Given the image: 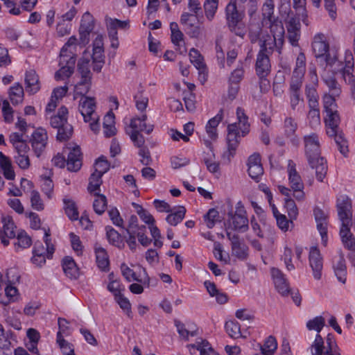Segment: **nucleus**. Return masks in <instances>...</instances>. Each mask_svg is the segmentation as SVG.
Masks as SVG:
<instances>
[{
	"label": "nucleus",
	"instance_id": "obj_26",
	"mask_svg": "<svg viewBox=\"0 0 355 355\" xmlns=\"http://www.w3.org/2000/svg\"><path fill=\"white\" fill-rule=\"evenodd\" d=\"M193 14L183 12L181 15L180 23L185 26L187 34L192 38H198L200 33V27L193 24Z\"/></svg>",
	"mask_w": 355,
	"mask_h": 355
},
{
	"label": "nucleus",
	"instance_id": "obj_21",
	"mask_svg": "<svg viewBox=\"0 0 355 355\" xmlns=\"http://www.w3.org/2000/svg\"><path fill=\"white\" fill-rule=\"evenodd\" d=\"M271 275L277 291L282 295H288L290 292V288L284 273L277 268H272Z\"/></svg>",
	"mask_w": 355,
	"mask_h": 355
},
{
	"label": "nucleus",
	"instance_id": "obj_3",
	"mask_svg": "<svg viewBox=\"0 0 355 355\" xmlns=\"http://www.w3.org/2000/svg\"><path fill=\"white\" fill-rule=\"evenodd\" d=\"M96 108V105L94 98L81 96L78 106L79 112L83 116L84 121L89 123L90 129L94 133H98L100 130L99 116L95 112Z\"/></svg>",
	"mask_w": 355,
	"mask_h": 355
},
{
	"label": "nucleus",
	"instance_id": "obj_45",
	"mask_svg": "<svg viewBox=\"0 0 355 355\" xmlns=\"http://www.w3.org/2000/svg\"><path fill=\"white\" fill-rule=\"evenodd\" d=\"M319 105H309V111L307 114V119L309 125L311 128H315L320 124V110L318 108Z\"/></svg>",
	"mask_w": 355,
	"mask_h": 355
},
{
	"label": "nucleus",
	"instance_id": "obj_54",
	"mask_svg": "<svg viewBox=\"0 0 355 355\" xmlns=\"http://www.w3.org/2000/svg\"><path fill=\"white\" fill-rule=\"evenodd\" d=\"M73 132L72 125L67 121L62 126L58 129L57 139L62 141L70 138Z\"/></svg>",
	"mask_w": 355,
	"mask_h": 355
},
{
	"label": "nucleus",
	"instance_id": "obj_50",
	"mask_svg": "<svg viewBox=\"0 0 355 355\" xmlns=\"http://www.w3.org/2000/svg\"><path fill=\"white\" fill-rule=\"evenodd\" d=\"M207 227L211 229L216 223L220 222L219 212L216 209H210L204 216Z\"/></svg>",
	"mask_w": 355,
	"mask_h": 355
},
{
	"label": "nucleus",
	"instance_id": "obj_9",
	"mask_svg": "<svg viewBox=\"0 0 355 355\" xmlns=\"http://www.w3.org/2000/svg\"><path fill=\"white\" fill-rule=\"evenodd\" d=\"M65 49H64L60 53L59 66L60 69L55 73V79L56 80L68 78L74 71L76 57L71 54L65 55Z\"/></svg>",
	"mask_w": 355,
	"mask_h": 355
},
{
	"label": "nucleus",
	"instance_id": "obj_40",
	"mask_svg": "<svg viewBox=\"0 0 355 355\" xmlns=\"http://www.w3.org/2000/svg\"><path fill=\"white\" fill-rule=\"evenodd\" d=\"M106 236L110 244L119 248H123L124 243L121 235L111 226L105 227Z\"/></svg>",
	"mask_w": 355,
	"mask_h": 355
},
{
	"label": "nucleus",
	"instance_id": "obj_51",
	"mask_svg": "<svg viewBox=\"0 0 355 355\" xmlns=\"http://www.w3.org/2000/svg\"><path fill=\"white\" fill-rule=\"evenodd\" d=\"M189 58L191 62L197 69H203V67H207L202 55L197 49L192 48L190 50Z\"/></svg>",
	"mask_w": 355,
	"mask_h": 355
},
{
	"label": "nucleus",
	"instance_id": "obj_39",
	"mask_svg": "<svg viewBox=\"0 0 355 355\" xmlns=\"http://www.w3.org/2000/svg\"><path fill=\"white\" fill-rule=\"evenodd\" d=\"M68 110L65 106H61L58 114L51 118L50 123L53 128L58 129L67 121Z\"/></svg>",
	"mask_w": 355,
	"mask_h": 355
},
{
	"label": "nucleus",
	"instance_id": "obj_8",
	"mask_svg": "<svg viewBox=\"0 0 355 355\" xmlns=\"http://www.w3.org/2000/svg\"><path fill=\"white\" fill-rule=\"evenodd\" d=\"M227 216L228 221L233 230L245 232L248 230V219L246 216V211L241 201L236 204L234 213L231 210L228 212Z\"/></svg>",
	"mask_w": 355,
	"mask_h": 355
},
{
	"label": "nucleus",
	"instance_id": "obj_29",
	"mask_svg": "<svg viewBox=\"0 0 355 355\" xmlns=\"http://www.w3.org/2000/svg\"><path fill=\"white\" fill-rule=\"evenodd\" d=\"M237 126L241 130V136L245 137L250 132V124L248 121V116L245 114L244 109L242 107H237L236 112Z\"/></svg>",
	"mask_w": 355,
	"mask_h": 355
},
{
	"label": "nucleus",
	"instance_id": "obj_55",
	"mask_svg": "<svg viewBox=\"0 0 355 355\" xmlns=\"http://www.w3.org/2000/svg\"><path fill=\"white\" fill-rule=\"evenodd\" d=\"M110 163L104 156H101L95 162V171L100 176H103L110 169Z\"/></svg>",
	"mask_w": 355,
	"mask_h": 355
},
{
	"label": "nucleus",
	"instance_id": "obj_64",
	"mask_svg": "<svg viewBox=\"0 0 355 355\" xmlns=\"http://www.w3.org/2000/svg\"><path fill=\"white\" fill-rule=\"evenodd\" d=\"M116 302L123 311L127 314L129 318H132L131 304L128 298L125 297L123 295H121L114 297Z\"/></svg>",
	"mask_w": 355,
	"mask_h": 355
},
{
	"label": "nucleus",
	"instance_id": "obj_52",
	"mask_svg": "<svg viewBox=\"0 0 355 355\" xmlns=\"http://www.w3.org/2000/svg\"><path fill=\"white\" fill-rule=\"evenodd\" d=\"M324 324H325L324 318L322 316L320 315V316H316L311 320H309L306 322V328L309 331L315 330L319 334V333L321 331V330L324 327Z\"/></svg>",
	"mask_w": 355,
	"mask_h": 355
},
{
	"label": "nucleus",
	"instance_id": "obj_1",
	"mask_svg": "<svg viewBox=\"0 0 355 355\" xmlns=\"http://www.w3.org/2000/svg\"><path fill=\"white\" fill-rule=\"evenodd\" d=\"M304 150L306 159L310 166L315 170L316 178L322 182L327 172V162L320 156V142L318 135L311 133L305 135L303 138Z\"/></svg>",
	"mask_w": 355,
	"mask_h": 355
},
{
	"label": "nucleus",
	"instance_id": "obj_37",
	"mask_svg": "<svg viewBox=\"0 0 355 355\" xmlns=\"http://www.w3.org/2000/svg\"><path fill=\"white\" fill-rule=\"evenodd\" d=\"M24 95V92L23 87L19 83H15L9 89V98L14 105L22 103Z\"/></svg>",
	"mask_w": 355,
	"mask_h": 355
},
{
	"label": "nucleus",
	"instance_id": "obj_12",
	"mask_svg": "<svg viewBox=\"0 0 355 355\" xmlns=\"http://www.w3.org/2000/svg\"><path fill=\"white\" fill-rule=\"evenodd\" d=\"M47 132L45 129L39 128L32 134L31 139L33 150L37 157H40L47 144Z\"/></svg>",
	"mask_w": 355,
	"mask_h": 355
},
{
	"label": "nucleus",
	"instance_id": "obj_49",
	"mask_svg": "<svg viewBox=\"0 0 355 355\" xmlns=\"http://www.w3.org/2000/svg\"><path fill=\"white\" fill-rule=\"evenodd\" d=\"M64 204L65 213L71 220H76L78 218V211L75 202L70 199L64 198L63 200Z\"/></svg>",
	"mask_w": 355,
	"mask_h": 355
},
{
	"label": "nucleus",
	"instance_id": "obj_32",
	"mask_svg": "<svg viewBox=\"0 0 355 355\" xmlns=\"http://www.w3.org/2000/svg\"><path fill=\"white\" fill-rule=\"evenodd\" d=\"M62 269L65 275L70 279H77L79 275L78 268L71 257H66L63 259Z\"/></svg>",
	"mask_w": 355,
	"mask_h": 355
},
{
	"label": "nucleus",
	"instance_id": "obj_38",
	"mask_svg": "<svg viewBox=\"0 0 355 355\" xmlns=\"http://www.w3.org/2000/svg\"><path fill=\"white\" fill-rule=\"evenodd\" d=\"M189 347L200 351V355H217L209 342L202 338H198L194 344L189 345Z\"/></svg>",
	"mask_w": 355,
	"mask_h": 355
},
{
	"label": "nucleus",
	"instance_id": "obj_15",
	"mask_svg": "<svg viewBox=\"0 0 355 355\" xmlns=\"http://www.w3.org/2000/svg\"><path fill=\"white\" fill-rule=\"evenodd\" d=\"M344 67L342 69V74L345 81L352 85V92L355 89V76L354 71V61L352 52L349 50L345 51L344 58Z\"/></svg>",
	"mask_w": 355,
	"mask_h": 355
},
{
	"label": "nucleus",
	"instance_id": "obj_10",
	"mask_svg": "<svg viewBox=\"0 0 355 355\" xmlns=\"http://www.w3.org/2000/svg\"><path fill=\"white\" fill-rule=\"evenodd\" d=\"M340 236L344 248L349 250L347 258L353 266H355V237L351 232L349 225H342Z\"/></svg>",
	"mask_w": 355,
	"mask_h": 355
},
{
	"label": "nucleus",
	"instance_id": "obj_27",
	"mask_svg": "<svg viewBox=\"0 0 355 355\" xmlns=\"http://www.w3.org/2000/svg\"><path fill=\"white\" fill-rule=\"evenodd\" d=\"M147 119L146 114H142L140 117H134L130 121V128L131 129L129 132H145L147 134H150L153 130V125L146 123Z\"/></svg>",
	"mask_w": 355,
	"mask_h": 355
},
{
	"label": "nucleus",
	"instance_id": "obj_18",
	"mask_svg": "<svg viewBox=\"0 0 355 355\" xmlns=\"http://www.w3.org/2000/svg\"><path fill=\"white\" fill-rule=\"evenodd\" d=\"M309 265L313 270V277L320 279L322 277L323 261L320 252L317 247H311L309 252Z\"/></svg>",
	"mask_w": 355,
	"mask_h": 355
},
{
	"label": "nucleus",
	"instance_id": "obj_33",
	"mask_svg": "<svg viewBox=\"0 0 355 355\" xmlns=\"http://www.w3.org/2000/svg\"><path fill=\"white\" fill-rule=\"evenodd\" d=\"M333 268L337 279L342 283H345L347 276V267L344 255L340 254L338 259L334 263Z\"/></svg>",
	"mask_w": 355,
	"mask_h": 355
},
{
	"label": "nucleus",
	"instance_id": "obj_31",
	"mask_svg": "<svg viewBox=\"0 0 355 355\" xmlns=\"http://www.w3.org/2000/svg\"><path fill=\"white\" fill-rule=\"evenodd\" d=\"M78 72L80 74L82 83H91L92 73L90 71L89 60L86 58L79 60L78 64Z\"/></svg>",
	"mask_w": 355,
	"mask_h": 355
},
{
	"label": "nucleus",
	"instance_id": "obj_44",
	"mask_svg": "<svg viewBox=\"0 0 355 355\" xmlns=\"http://www.w3.org/2000/svg\"><path fill=\"white\" fill-rule=\"evenodd\" d=\"M95 199L93 202L94 211L98 214H103L107 207V198L105 196L99 193H94Z\"/></svg>",
	"mask_w": 355,
	"mask_h": 355
},
{
	"label": "nucleus",
	"instance_id": "obj_20",
	"mask_svg": "<svg viewBox=\"0 0 355 355\" xmlns=\"http://www.w3.org/2000/svg\"><path fill=\"white\" fill-rule=\"evenodd\" d=\"M225 15L229 27H234L238 25L243 17V13L238 10L234 0H232L225 8Z\"/></svg>",
	"mask_w": 355,
	"mask_h": 355
},
{
	"label": "nucleus",
	"instance_id": "obj_48",
	"mask_svg": "<svg viewBox=\"0 0 355 355\" xmlns=\"http://www.w3.org/2000/svg\"><path fill=\"white\" fill-rule=\"evenodd\" d=\"M274 1L273 0H266L262 7V15L263 23L267 24L268 21H272V19H275V17L273 16L274 13Z\"/></svg>",
	"mask_w": 355,
	"mask_h": 355
},
{
	"label": "nucleus",
	"instance_id": "obj_6",
	"mask_svg": "<svg viewBox=\"0 0 355 355\" xmlns=\"http://www.w3.org/2000/svg\"><path fill=\"white\" fill-rule=\"evenodd\" d=\"M326 343L327 346L325 347L323 338L320 334H317L311 347L312 355H340L333 334H329L327 335Z\"/></svg>",
	"mask_w": 355,
	"mask_h": 355
},
{
	"label": "nucleus",
	"instance_id": "obj_34",
	"mask_svg": "<svg viewBox=\"0 0 355 355\" xmlns=\"http://www.w3.org/2000/svg\"><path fill=\"white\" fill-rule=\"evenodd\" d=\"M0 168L3 171L5 178L10 180L15 179V173L12 168L11 162L10 159L1 152H0Z\"/></svg>",
	"mask_w": 355,
	"mask_h": 355
},
{
	"label": "nucleus",
	"instance_id": "obj_14",
	"mask_svg": "<svg viewBox=\"0 0 355 355\" xmlns=\"http://www.w3.org/2000/svg\"><path fill=\"white\" fill-rule=\"evenodd\" d=\"M241 130H239L237 123H233L227 125V143L228 151L230 155L233 156L241 141Z\"/></svg>",
	"mask_w": 355,
	"mask_h": 355
},
{
	"label": "nucleus",
	"instance_id": "obj_28",
	"mask_svg": "<svg viewBox=\"0 0 355 355\" xmlns=\"http://www.w3.org/2000/svg\"><path fill=\"white\" fill-rule=\"evenodd\" d=\"M25 84L26 90L30 94H35L40 90L39 77L35 71L30 70L26 71L25 75Z\"/></svg>",
	"mask_w": 355,
	"mask_h": 355
},
{
	"label": "nucleus",
	"instance_id": "obj_58",
	"mask_svg": "<svg viewBox=\"0 0 355 355\" xmlns=\"http://www.w3.org/2000/svg\"><path fill=\"white\" fill-rule=\"evenodd\" d=\"M137 209V212L140 218L146 224L150 225L155 224V219L153 216L141 205L136 203L132 204Z\"/></svg>",
	"mask_w": 355,
	"mask_h": 355
},
{
	"label": "nucleus",
	"instance_id": "obj_36",
	"mask_svg": "<svg viewBox=\"0 0 355 355\" xmlns=\"http://www.w3.org/2000/svg\"><path fill=\"white\" fill-rule=\"evenodd\" d=\"M204 285L210 296L216 297V300L218 303L223 304L227 302V295L224 293H220L219 290L217 289L216 286L214 282L210 281H205L204 282Z\"/></svg>",
	"mask_w": 355,
	"mask_h": 355
},
{
	"label": "nucleus",
	"instance_id": "obj_56",
	"mask_svg": "<svg viewBox=\"0 0 355 355\" xmlns=\"http://www.w3.org/2000/svg\"><path fill=\"white\" fill-rule=\"evenodd\" d=\"M101 176L97 175V173H93L90 178L87 190L90 193H98L97 191L100 190V186L102 184Z\"/></svg>",
	"mask_w": 355,
	"mask_h": 355
},
{
	"label": "nucleus",
	"instance_id": "obj_4",
	"mask_svg": "<svg viewBox=\"0 0 355 355\" xmlns=\"http://www.w3.org/2000/svg\"><path fill=\"white\" fill-rule=\"evenodd\" d=\"M272 35L264 34L261 43L270 44L271 47L275 48L279 54L282 53V48L284 44V28L281 21L272 19L268 21Z\"/></svg>",
	"mask_w": 355,
	"mask_h": 355
},
{
	"label": "nucleus",
	"instance_id": "obj_19",
	"mask_svg": "<svg viewBox=\"0 0 355 355\" xmlns=\"http://www.w3.org/2000/svg\"><path fill=\"white\" fill-rule=\"evenodd\" d=\"M44 243L46 244V247L44 246L41 241H36L34 244L33 253L44 254L46 256L47 259H51L53 254L54 253L55 248L53 245L51 243L49 230H45Z\"/></svg>",
	"mask_w": 355,
	"mask_h": 355
},
{
	"label": "nucleus",
	"instance_id": "obj_5",
	"mask_svg": "<svg viewBox=\"0 0 355 355\" xmlns=\"http://www.w3.org/2000/svg\"><path fill=\"white\" fill-rule=\"evenodd\" d=\"M275 51V48L271 47L270 44L261 43L256 59L255 71L257 75L261 80H266L265 78L270 73L271 71V64L270 56Z\"/></svg>",
	"mask_w": 355,
	"mask_h": 355
},
{
	"label": "nucleus",
	"instance_id": "obj_23",
	"mask_svg": "<svg viewBox=\"0 0 355 355\" xmlns=\"http://www.w3.org/2000/svg\"><path fill=\"white\" fill-rule=\"evenodd\" d=\"M312 49L316 58L322 57L328 53L329 44L324 34L318 33L314 36L312 42Z\"/></svg>",
	"mask_w": 355,
	"mask_h": 355
},
{
	"label": "nucleus",
	"instance_id": "obj_60",
	"mask_svg": "<svg viewBox=\"0 0 355 355\" xmlns=\"http://www.w3.org/2000/svg\"><path fill=\"white\" fill-rule=\"evenodd\" d=\"M304 76V75L303 74L300 75V73L298 74L293 72L290 83L289 92H301Z\"/></svg>",
	"mask_w": 355,
	"mask_h": 355
},
{
	"label": "nucleus",
	"instance_id": "obj_42",
	"mask_svg": "<svg viewBox=\"0 0 355 355\" xmlns=\"http://www.w3.org/2000/svg\"><path fill=\"white\" fill-rule=\"evenodd\" d=\"M96 254L98 267L101 270H108L110 262L105 250L102 248H96Z\"/></svg>",
	"mask_w": 355,
	"mask_h": 355
},
{
	"label": "nucleus",
	"instance_id": "obj_16",
	"mask_svg": "<svg viewBox=\"0 0 355 355\" xmlns=\"http://www.w3.org/2000/svg\"><path fill=\"white\" fill-rule=\"evenodd\" d=\"M338 214L342 225H349L352 217V204L347 196H342L337 202Z\"/></svg>",
	"mask_w": 355,
	"mask_h": 355
},
{
	"label": "nucleus",
	"instance_id": "obj_59",
	"mask_svg": "<svg viewBox=\"0 0 355 355\" xmlns=\"http://www.w3.org/2000/svg\"><path fill=\"white\" fill-rule=\"evenodd\" d=\"M225 327L231 338H237L241 336L240 325L238 322L228 321L225 323Z\"/></svg>",
	"mask_w": 355,
	"mask_h": 355
},
{
	"label": "nucleus",
	"instance_id": "obj_25",
	"mask_svg": "<svg viewBox=\"0 0 355 355\" xmlns=\"http://www.w3.org/2000/svg\"><path fill=\"white\" fill-rule=\"evenodd\" d=\"M82 166V154L80 147L73 148L68 154L67 167L69 171L76 172Z\"/></svg>",
	"mask_w": 355,
	"mask_h": 355
},
{
	"label": "nucleus",
	"instance_id": "obj_17",
	"mask_svg": "<svg viewBox=\"0 0 355 355\" xmlns=\"http://www.w3.org/2000/svg\"><path fill=\"white\" fill-rule=\"evenodd\" d=\"M297 128L298 124L293 117L286 116L284 119L283 124L284 135L294 146H298L300 141V137L296 134Z\"/></svg>",
	"mask_w": 355,
	"mask_h": 355
},
{
	"label": "nucleus",
	"instance_id": "obj_2",
	"mask_svg": "<svg viewBox=\"0 0 355 355\" xmlns=\"http://www.w3.org/2000/svg\"><path fill=\"white\" fill-rule=\"evenodd\" d=\"M326 132L329 137H334L340 152L345 155L348 151L347 141L339 128L340 117L337 110L326 112L324 117Z\"/></svg>",
	"mask_w": 355,
	"mask_h": 355
},
{
	"label": "nucleus",
	"instance_id": "obj_11",
	"mask_svg": "<svg viewBox=\"0 0 355 355\" xmlns=\"http://www.w3.org/2000/svg\"><path fill=\"white\" fill-rule=\"evenodd\" d=\"M93 71L96 73L101 71L105 64V55L102 37L98 36L94 42L92 53Z\"/></svg>",
	"mask_w": 355,
	"mask_h": 355
},
{
	"label": "nucleus",
	"instance_id": "obj_61",
	"mask_svg": "<svg viewBox=\"0 0 355 355\" xmlns=\"http://www.w3.org/2000/svg\"><path fill=\"white\" fill-rule=\"evenodd\" d=\"M306 71V56L303 52H300L296 59L295 67L293 73L304 75Z\"/></svg>",
	"mask_w": 355,
	"mask_h": 355
},
{
	"label": "nucleus",
	"instance_id": "obj_13",
	"mask_svg": "<svg viewBox=\"0 0 355 355\" xmlns=\"http://www.w3.org/2000/svg\"><path fill=\"white\" fill-rule=\"evenodd\" d=\"M94 28V17L89 12H85L82 17L79 28L80 40L82 44H86L89 42V35L93 31Z\"/></svg>",
	"mask_w": 355,
	"mask_h": 355
},
{
	"label": "nucleus",
	"instance_id": "obj_62",
	"mask_svg": "<svg viewBox=\"0 0 355 355\" xmlns=\"http://www.w3.org/2000/svg\"><path fill=\"white\" fill-rule=\"evenodd\" d=\"M31 202L32 208L37 211H42L44 208L43 200L37 191L33 190L31 191Z\"/></svg>",
	"mask_w": 355,
	"mask_h": 355
},
{
	"label": "nucleus",
	"instance_id": "obj_53",
	"mask_svg": "<svg viewBox=\"0 0 355 355\" xmlns=\"http://www.w3.org/2000/svg\"><path fill=\"white\" fill-rule=\"evenodd\" d=\"M284 207L287 210L291 220H295L298 216V209L291 198H284Z\"/></svg>",
	"mask_w": 355,
	"mask_h": 355
},
{
	"label": "nucleus",
	"instance_id": "obj_43",
	"mask_svg": "<svg viewBox=\"0 0 355 355\" xmlns=\"http://www.w3.org/2000/svg\"><path fill=\"white\" fill-rule=\"evenodd\" d=\"M186 214V209L184 207H179L178 210L169 214L166 218V222L173 226H176L181 223L184 218Z\"/></svg>",
	"mask_w": 355,
	"mask_h": 355
},
{
	"label": "nucleus",
	"instance_id": "obj_57",
	"mask_svg": "<svg viewBox=\"0 0 355 355\" xmlns=\"http://www.w3.org/2000/svg\"><path fill=\"white\" fill-rule=\"evenodd\" d=\"M218 8V1H205L204 3L205 13L209 21H212Z\"/></svg>",
	"mask_w": 355,
	"mask_h": 355
},
{
	"label": "nucleus",
	"instance_id": "obj_7",
	"mask_svg": "<svg viewBox=\"0 0 355 355\" xmlns=\"http://www.w3.org/2000/svg\"><path fill=\"white\" fill-rule=\"evenodd\" d=\"M287 172L288 175L289 184L293 191V197L297 200H303L305 196L304 183L302 178L296 170L295 162L289 159L288 162Z\"/></svg>",
	"mask_w": 355,
	"mask_h": 355
},
{
	"label": "nucleus",
	"instance_id": "obj_63",
	"mask_svg": "<svg viewBox=\"0 0 355 355\" xmlns=\"http://www.w3.org/2000/svg\"><path fill=\"white\" fill-rule=\"evenodd\" d=\"M17 242L15 243V248H26L31 245V239L24 231L18 233L17 236Z\"/></svg>",
	"mask_w": 355,
	"mask_h": 355
},
{
	"label": "nucleus",
	"instance_id": "obj_35",
	"mask_svg": "<svg viewBox=\"0 0 355 355\" xmlns=\"http://www.w3.org/2000/svg\"><path fill=\"white\" fill-rule=\"evenodd\" d=\"M1 221L3 223V230L1 231V233H2L5 238L8 240L14 239L16 236V226L15 225L12 218L9 216H3Z\"/></svg>",
	"mask_w": 355,
	"mask_h": 355
},
{
	"label": "nucleus",
	"instance_id": "obj_47",
	"mask_svg": "<svg viewBox=\"0 0 355 355\" xmlns=\"http://www.w3.org/2000/svg\"><path fill=\"white\" fill-rule=\"evenodd\" d=\"M322 79L329 88V94L339 96L341 93V88L336 78L332 76H327L323 77Z\"/></svg>",
	"mask_w": 355,
	"mask_h": 355
},
{
	"label": "nucleus",
	"instance_id": "obj_22",
	"mask_svg": "<svg viewBox=\"0 0 355 355\" xmlns=\"http://www.w3.org/2000/svg\"><path fill=\"white\" fill-rule=\"evenodd\" d=\"M300 20L297 18L291 17L287 22L288 39L293 46H298V41L300 37Z\"/></svg>",
	"mask_w": 355,
	"mask_h": 355
},
{
	"label": "nucleus",
	"instance_id": "obj_41",
	"mask_svg": "<svg viewBox=\"0 0 355 355\" xmlns=\"http://www.w3.org/2000/svg\"><path fill=\"white\" fill-rule=\"evenodd\" d=\"M318 84L311 83L306 84L305 87V94L309 102V105H319V96L316 90Z\"/></svg>",
	"mask_w": 355,
	"mask_h": 355
},
{
	"label": "nucleus",
	"instance_id": "obj_24",
	"mask_svg": "<svg viewBox=\"0 0 355 355\" xmlns=\"http://www.w3.org/2000/svg\"><path fill=\"white\" fill-rule=\"evenodd\" d=\"M227 236L231 241L233 254L239 259H245L247 256V248L241 242L239 235L232 234L227 230Z\"/></svg>",
	"mask_w": 355,
	"mask_h": 355
},
{
	"label": "nucleus",
	"instance_id": "obj_30",
	"mask_svg": "<svg viewBox=\"0 0 355 355\" xmlns=\"http://www.w3.org/2000/svg\"><path fill=\"white\" fill-rule=\"evenodd\" d=\"M175 324L180 336L188 340L189 336H195L197 335V328L193 323L184 324L178 320H175Z\"/></svg>",
	"mask_w": 355,
	"mask_h": 355
},
{
	"label": "nucleus",
	"instance_id": "obj_46",
	"mask_svg": "<svg viewBox=\"0 0 355 355\" xmlns=\"http://www.w3.org/2000/svg\"><path fill=\"white\" fill-rule=\"evenodd\" d=\"M56 342L61 349L63 355H75L73 345L64 339L60 331L57 333Z\"/></svg>",
	"mask_w": 355,
	"mask_h": 355
}]
</instances>
